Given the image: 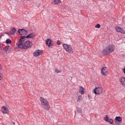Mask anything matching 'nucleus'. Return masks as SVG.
I'll use <instances>...</instances> for the list:
<instances>
[{
    "mask_svg": "<svg viewBox=\"0 0 125 125\" xmlns=\"http://www.w3.org/2000/svg\"><path fill=\"white\" fill-rule=\"evenodd\" d=\"M25 36L20 37L19 41L17 42V44L20 48L27 49L31 47L32 45V42L28 41H25Z\"/></svg>",
    "mask_w": 125,
    "mask_h": 125,
    "instance_id": "f257e3e1",
    "label": "nucleus"
},
{
    "mask_svg": "<svg viewBox=\"0 0 125 125\" xmlns=\"http://www.w3.org/2000/svg\"><path fill=\"white\" fill-rule=\"evenodd\" d=\"M40 100L42 108L46 110H49L50 108V106L48 102L43 98L42 97L40 98Z\"/></svg>",
    "mask_w": 125,
    "mask_h": 125,
    "instance_id": "f03ea898",
    "label": "nucleus"
},
{
    "mask_svg": "<svg viewBox=\"0 0 125 125\" xmlns=\"http://www.w3.org/2000/svg\"><path fill=\"white\" fill-rule=\"evenodd\" d=\"M115 46L113 45H109L103 50L102 53L106 55L112 52L115 50Z\"/></svg>",
    "mask_w": 125,
    "mask_h": 125,
    "instance_id": "7ed1b4c3",
    "label": "nucleus"
},
{
    "mask_svg": "<svg viewBox=\"0 0 125 125\" xmlns=\"http://www.w3.org/2000/svg\"><path fill=\"white\" fill-rule=\"evenodd\" d=\"M62 45L65 50L69 53H70L72 52V49L71 45H69L65 43H63Z\"/></svg>",
    "mask_w": 125,
    "mask_h": 125,
    "instance_id": "20e7f679",
    "label": "nucleus"
},
{
    "mask_svg": "<svg viewBox=\"0 0 125 125\" xmlns=\"http://www.w3.org/2000/svg\"><path fill=\"white\" fill-rule=\"evenodd\" d=\"M93 92L95 94H100L102 92V89L101 88L97 87L93 89Z\"/></svg>",
    "mask_w": 125,
    "mask_h": 125,
    "instance_id": "39448f33",
    "label": "nucleus"
},
{
    "mask_svg": "<svg viewBox=\"0 0 125 125\" xmlns=\"http://www.w3.org/2000/svg\"><path fill=\"white\" fill-rule=\"evenodd\" d=\"M18 32L21 35H25L27 34V31L24 29H19L18 31Z\"/></svg>",
    "mask_w": 125,
    "mask_h": 125,
    "instance_id": "423d86ee",
    "label": "nucleus"
},
{
    "mask_svg": "<svg viewBox=\"0 0 125 125\" xmlns=\"http://www.w3.org/2000/svg\"><path fill=\"white\" fill-rule=\"evenodd\" d=\"M43 53L42 51L41 50H37L35 51L33 53V55L35 56H38L41 55Z\"/></svg>",
    "mask_w": 125,
    "mask_h": 125,
    "instance_id": "0eeeda50",
    "label": "nucleus"
},
{
    "mask_svg": "<svg viewBox=\"0 0 125 125\" xmlns=\"http://www.w3.org/2000/svg\"><path fill=\"white\" fill-rule=\"evenodd\" d=\"M115 29L116 30L117 32H120L124 34H125V31L122 28L117 26L115 27Z\"/></svg>",
    "mask_w": 125,
    "mask_h": 125,
    "instance_id": "6e6552de",
    "label": "nucleus"
},
{
    "mask_svg": "<svg viewBox=\"0 0 125 125\" xmlns=\"http://www.w3.org/2000/svg\"><path fill=\"white\" fill-rule=\"evenodd\" d=\"M101 73L102 74L105 76L106 75V73L107 72V68L106 67H103L101 70Z\"/></svg>",
    "mask_w": 125,
    "mask_h": 125,
    "instance_id": "1a4fd4ad",
    "label": "nucleus"
},
{
    "mask_svg": "<svg viewBox=\"0 0 125 125\" xmlns=\"http://www.w3.org/2000/svg\"><path fill=\"white\" fill-rule=\"evenodd\" d=\"M121 84L124 86H125V77H122L119 79Z\"/></svg>",
    "mask_w": 125,
    "mask_h": 125,
    "instance_id": "9d476101",
    "label": "nucleus"
},
{
    "mask_svg": "<svg viewBox=\"0 0 125 125\" xmlns=\"http://www.w3.org/2000/svg\"><path fill=\"white\" fill-rule=\"evenodd\" d=\"M35 36V34L34 33H32L30 34L29 35H28L26 36H25V39H26V38H31L32 39H34V37Z\"/></svg>",
    "mask_w": 125,
    "mask_h": 125,
    "instance_id": "9b49d317",
    "label": "nucleus"
},
{
    "mask_svg": "<svg viewBox=\"0 0 125 125\" xmlns=\"http://www.w3.org/2000/svg\"><path fill=\"white\" fill-rule=\"evenodd\" d=\"M2 112L4 114L7 113L8 110V108L6 106H2Z\"/></svg>",
    "mask_w": 125,
    "mask_h": 125,
    "instance_id": "f8f14e48",
    "label": "nucleus"
},
{
    "mask_svg": "<svg viewBox=\"0 0 125 125\" xmlns=\"http://www.w3.org/2000/svg\"><path fill=\"white\" fill-rule=\"evenodd\" d=\"M16 31L14 27H13L10 32V34L13 35L15 34Z\"/></svg>",
    "mask_w": 125,
    "mask_h": 125,
    "instance_id": "ddd939ff",
    "label": "nucleus"
},
{
    "mask_svg": "<svg viewBox=\"0 0 125 125\" xmlns=\"http://www.w3.org/2000/svg\"><path fill=\"white\" fill-rule=\"evenodd\" d=\"M51 41V40L49 39H47L46 41V44L49 47L52 45Z\"/></svg>",
    "mask_w": 125,
    "mask_h": 125,
    "instance_id": "4468645a",
    "label": "nucleus"
},
{
    "mask_svg": "<svg viewBox=\"0 0 125 125\" xmlns=\"http://www.w3.org/2000/svg\"><path fill=\"white\" fill-rule=\"evenodd\" d=\"M61 1L60 0H52V3L55 4H58L61 3Z\"/></svg>",
    "mask_w": 125,
    "mask_h": 125,
    "instance_id": "2eb2a0df",
    "label": "nucleus"
},
{
    "mask_svg": "<svg viewBox=\"0 0 125 125\" xmlns=\"http://www.w3.org/2000/svg\"><path fill=\"white\" fill-rule=\"evenodd\" d=\"M115 120H116L118 122H120L122 120V118L120 116H116L115 118Z\"/></svg>",
    "mask_w": 125,
    "mask_h": 125,
    "instance_id": "dca6fc26",
    "label": "nucleus"
},
{
    "mask_svg": "<svg viewBox=\"0 0 125 125\" xmlns=\"http://www.w3.org/2000/svg\"><path fill=\"white\" fill-rule=\"evenodd\" d=\"M10 49V47L9 46H7L6 47L3 48V50L5 51H9V49Z\"/></svg>",
    "mask_w": 125,
    "mask_h": 125,
    "instance_id": "f3484780",
    "label": "nucleus"
},
{
    "mask_svg": "<svg viewBox=\"0 0 125 125\" xmlns=\"http://www.w3.org/2000/svg\"><path fill=\"white\" fill-rule=\"evenodd\" d=\"M81 87L80 89L81 90L80 91V92H81V94H83L84 93V89L83 87L81 86Z\"/></svg>",
    "mask_w": 125,
    "mask_h": 125,
    "instance_id": "a211bd4d",
    "label": "nucleus"
},
{
    "mask_svg": "<svg viewBox=\"0 0 125 125\" xmlns=\"http://www.w3.org/2000/svg\"><path fill=\"white\" fill-rule=\"evenodd\" d=\"M107 122L111 124H112L114 123L113 120L111 119H109Z\"/></svg>",
    "mask_w": 125,
    "mask_h": 125,
    "instance_id": "6ab92c4d",
    "label": "nucleus"
},
{
    "mask_svg": "<svg viewBox=\"0 0 125 125\" xmlns=\"http://www.w3.org/2000/svg\"><path fill=\"white\" fill-rule=\"evenodd\" d=\"M77 112L78 113H80L81 112L82 110L80 108L78 107L77 108Z\"/></svg>",
    "mask_w": 125,
    "mask_h": 125,
    "instance_id": "aec40b11",
    "label": "nucleus"
},
{
    "mask_svg": "<svg viewBox=\"0 0 125 125\" xmlns=\"http://www.w3.org/2000/svg\"><path fill=\"white\" fill-rule=\"evenodd\" d=\"M6 42L7 43H10L11 41L10 39H8L6 41Z\"/></svg>",
    "mask_w": 125,
    "mask_h": 125,
    "instance_id": "412c9836",
    "label": "nucleus"
},
{
    "mask_svg": "<svg viewBox=\"0 0 125 125\" xmlns=\"http://www.w3.org/2000/svg\"><path fill=\"white\" fill-rule=\"evenodd\" d=\"M109 118L107 115H106L105 117L104 118V119L107 122L108 121Z\"/></svg>",
    "mask_w": 125,
    "mask_h": 125,
    "instance_id": "4be33fe9",
    "label": "nucleus"
},
{
    "mask_svg": "<svg viewBox=\"0 0 125 125\" xmlns=\"http://www.w3.org/2000/svg\"><path fill=\"white\" fill-rule=\"evenodd\" d=\"M55 71L57 73H61V71L60 70H58L56 68L55 69Z\"/></svg>",
    "mask_w": 125,
    "mask_h": 125,
    "instance_id": "5701e85b",
    "label": "nucleus"
},
{
    "mask_svg": "<svg viewBox=\"0 0 125 125\" xmlns=\"http://www.w3.org/2000/svg\"><path fill=\"white\" fill-rule=\"evenodd\" d=\"M82 96L81 95H79L78 97V100H77V101H81V100L82 99Z\"/></svg>",
    "mask_w": 125,
    "mask_h": 125,
    "instance_id": "b1692460",
    "label": "nucleus"
},
{
    "mask_svg": "<svg viewBox=\"0 0 125 125\" xmlns=\"http://www.w3.org/2000/svg\"><path fill=\"white\" fill-rule=\"evenodd\" d=\"M100 26L99 24H97L95 25V27L96 28H99Z\"/></svg>",
    "mask_w": 125,
    "mask_h": 125,
    "instance_id": "393cba45",
    "label": "nucleus"
},
{
    "mask_svg": "<svg viewBox=\"0 0 125 125\" xmlns=\"http://www.w3.org/2000/svg\"><path fill=\"white\" fill-rule=\"evenodd\" d=\"M57 43L58 45H60V42L59 40H58L57 41Z\"/></svg>",
    "mask_w": 125,
    "mask_h": 125,
    "instance_id": "a878e982",
    "label": "nucleus"
},
{
    "mask_svg": "<svg viewBox=\"0 0 125 125\" xmlns=\"http://www.w3.org/2000/svg\"><path fill=\"white\" fill-rule=\"evenodd\" d=\"M2 74H1V73H0V80H1L2 78Z\"/></svg>",
    "mask_w": 125,
    "mask_h": 125,
    "instance_id": "bb28decb",
    "label": "nucleus"
},
{
    "mask_svg": "<svg viewBox=\"0 0 125 125\" xmlns=\"http://www.w3.org/2000/svg\"><path fill=\"white\" fill-rule=\"evenodd\" d=\"M123 71L124 72V73L125 74V68H124L123 69Z\"/></svg>",
    "mask_w": 125,
    "mask_h": 125,
    "instance_id": "cd10ccee",
    "label": "nucleus"
},
{
    "mask_svg": "<svg viewBox=\"0 0 125 125\" xmlns=\"http://www.w3.org/2000/svg\"><path fill=\"white\" fill-rule=\"evenodd\" d=\"M5 33L6 34H10V32L9 33L8 32H6Z\"/></svg>",
    "mask_w": 125,
    "mask_h": 125,
    "instance_id": "c85d7f7f",
    "label": "nucleus"
},
{
    "mask_svg": "<svg viewBox=\"0 0 125 125\" xmlns=\"http://www.w3.org/2000/svg\"><path fill=\"white\" fill-rule=\"evenodd\" d=\"M88 97L89 98L90 97V95H88Z\"/></svg>",
    "mask_w": 125,
    "mask_h": 125,
    "instance_id": "c756f323",
    "label": "nucleus"
}]
</instances>
